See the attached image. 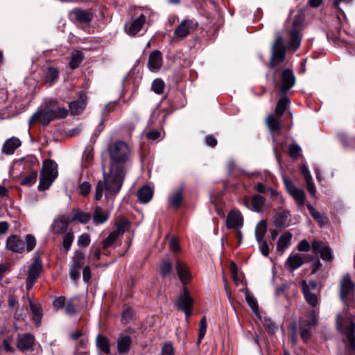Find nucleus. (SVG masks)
<instances>
[{
    "label": "nucleus",
    "instance_id": "20e7f679",
    "mask_svg": "<svg viewBox=\"0 0 355 355\" xmlns=\"http://www.w3.org/2000/svg\"><path fill=\"white\" fill-rule=\"evenodd\" d=\"M58 175L57 164L52 160H45L43 163L38 189L42 191L49 189Z\"/></svg>",
    "mask_w": 355,
    "mask_h": 355
},
{
    "label": "nucleus",
    "instance_id": "473e14b6",
    "mask_svg": "<svg viewBox=\"0 0 355 355\" xmlns=\"http://www.w3.org/2000/svg\"><path fill=\"white\" fill-rule=\"evenodd\" d=\"M30 308L33 313V319L37 326L41 323L42 318V311L40 304H34L31 300H29Z\"/></svg>",
    "mask_w": 355,
    "mask_h": 355
},
{
    "label": "nucleus",
    "instance_id": "bb28decb",
    "mask_svg": "<svg viewBox=\"0 0 355 355\" xmlns=\"http://www.w3.org/2000/svg\"><path fill=\"white\" fill-rule=\"evenodd\" d=\"M292 234L289 232L284 233L279 238L277 245V250L281 254H282L286 249L290 245Z\"/></svg>",
    "mask_w": 355,
    "mask_h": 355
},
{
    "label": "nucleus",
    "instance_id": "7c9ffc66",
    "mask_svg": "<svg viewBox=\"0 0 355 355\" xmlns=\"http://www.w3.org/2000/svg\"><path fill=\"white\" fill-rule=\"evenodd\" d=\"M109 215L108 211H103L101 207L97 206L93 214V222L97 225L103 224L108 220Z\"/></svg>",
    "mask_w": 355,
    "mask_h": 355
},
{
    "label": "nucleus",
    "instance_id": "a878e982",
    "mask_svg": "<svg viewBox=\"0 0 355 355\" xmlns=\"http://www.w3.org/2000/svg\"><path fill=\"white\" fill-rule=\"evenodd\" d=\"M304 263L303 257L300 254L290 255L286 261V266H288L291 272L299 268Z\"/></svg>",
    "mask_w": 355,
    "mask_h": 355
},
{
    "label": "nucleus",
    "instance_id": "49530a36",
    "mask_svg": "<svg viewBox=\"0 0 355 355\" xmlns=\"http://www.w3.org/2000/svg\"><path fill=\"white\" fill-rule=\"evenodd\" d=\"M307 208H308V209L309 211L310 214L315 220H317L320 223H325V220L323 218V216H322V214L320 212H318V211H316L311 205L308 204L307 205Z\"/></svg>",
    "mask_w": 355,
    "mask_h": 355
},
{
    "label": "nucleus",
    "instance_id": "aec40b11",
    "mask_svg": "<svg viewBox=\"0 0 355 355\" xmlns=\"http://www.w3.org/2000/svg\"><path fill=\"white\" fill-rule=\"evenodd\" d=\"M126 222L123 223V224L117 226L116 229L112 232L108 236L102 241L103 248L106 249L111 246L119 235H121L125 232L124 225L126 224Z\"/></svg>",
    "mask_w": 355,
    "mask_h": 355
},
{
    "label": "nucleus",
    "instance_id": "3c124183",
    "mask_svg": "<svg viewBox=\"0 0 355 355\" xmlns=\"http://www.w3.org/2000/svg\"><path fill=\"white\" fill-rule=\"evenodd\" d=\"M37 179V172L33 171L26 177L21 180V184L22 185H30L34 183Z\"/></svg>",
    "mask_w": 355,
    "mask_h": 355
},
{
    "label": "nucleus",
    "instance_id": "ea45409f",
    "mask_svg": "<svg viewBox=\"0 0 355 355\" xmlns=\"http://www.w3.org/2000/svg\"><path fill=\"white\" fill-rule=\"evenodd\" d=\"M290 101L287 97H283L278 101L275 112L279 117H281L283 115Z\"/></svg>",
    "mask_w": 355,
    "mask_h": 355
},
{
    "label": "nucleus",
    "instance_id": "b1692460",
    "mask_svg": "<svg viewBox=\"0 0 355 355\" xmlns=\"http://www.w3.org/2000/svg\"><path fill=\"white\" fill-rule=\"evenodd\" d=\"M21 142L17 137H12L7 139L2 147V152L6 155H12L15 150L21 146Z\"/></svg>",
    "mask_w": 355,
    "mask_h": 355
},
{
    "label": "nucleus",
    "instance_id": "4d7b16f0",
    "mask_svg": "<svg viewBox=\"0 0 355 355\" xmlns=\"http://www.w3.org/2000/svg\"><path fill=\"white\" fill-rule=\"evenodd\" d=\"M162 355H174V349L171 344L166 343L162 346Z\"/></svg>",
    "mask_w": 355,
    "mask_h": 355
},
{
    "label": "nucleus",
    "instance_id": "de8ad7c7",
    "mask_svg": "<svg viewBox=\"0 0 355 355\" xmlns=\"http://www.w3.org/2000/svg\"><path fill=\"white\" fill-rule=\"evenodd\" d=\"M207 331V320L206 317L203 316L199 324V334H198V342H200L205 336Z\"/></svg>",
    "mask_w": 355,
    "mask_h": 355
},
{
    "label": "nucleus",
    "instance_id": "f03ea898",
    "mask_svg": "<svg viewBox=\"0 0 355 355\" xmlns=\"http://www.w3.org/2000/svg\"><path fill=\"white\" fill-rule=\"evenodd\" d=\"M67 115V110L65 108L57 105V102L51 100L47 107L43 110H38L29 119V125L39 121L43 125H47L55 118H64Z\"/></svg>",
    "mask_w": 355,
    "mask_h": 355
},
{
    "label": "nucleus",
    "instance_id": "13d9d810",
    "mask_svg": "<svg viewBox=\"0 0 355 355\" xmlns=\"http://www.w3.org/2000/svg\"><path fill=\"white\" fill-rule=\"evenodd\" d=\"M169 248L173 252H178L180 250L178 241L175 238H171L169 241Z\"/></svg>",
    "mask_w": 355,
    "mask_h": 355
},
{
    "label": "nucleus",
    "instance_id": "603ef678",
    "mask_svg": "<svg viewBox=\"0 0 355 355\" xmlns=\"http://www.w3.org/2000/svg\"><path fill=\"white\" fill-rule=\"evenodd\" d=\"M26 249L28 251L33 250L36 245V239L31 234H27L26 236Z\"/></svg>",
    "mask_w": 355,
    "mask_h": 355
},
{
    "label": "nucleus",
    "instance_id": "cd10ccee",
    "mask_svg": "<svg viewBox=\"0 0 355 355\" xmlns=\"http://www.w3.org/2000/svg\"><path fill=\"white\" fill-rule=\"evenodd\" d=\"M302 292L306 302L312 306H316L318 303V297L315 293L310 291V288L307 286L306 281H302Z\"/></svg>",
    "mask_w": 355,
    "mask_h": 355
},
{
    "label": "nucleus",
    "instance_id": "39448f33",
    "mask_svg": "<svg viewBox=\"0 0 355 355\" xmlns=\"http://www.w3.org/2000/svg\"><path fill=\"white\" fill-rule=\"evenodd\" d=\"M304 18L301 12L297 13L292 21L291 28L289 30L290 48L294 51L300 46L302 40L301 31L302 30Z\"/></svg>",
    "mask_w": 355,
    "mask_h": 355
},
{
    "label": "nucleus",
    "instance_id": "58836bf2",
    "mask_svg": "<svg viewBox=\"0 0 355 355\" xmlns=\"http://www.w3.org/2000/svg\"><path fill=\"white\" fill-rule=\"evenodd\" d=\"M91 216L89 213L84 212L80 209H75L73 211V220H78L80 223L85 224L90 220Z\"/></svg>",
    "mask_w": 355,
    "mask_h": 355
},
{
    "label": "nucleus",
    "instance_id": "052dcab7",
    "mask_svg": "<svg viewBox=\"0 0 355 355\" xmlns=\"http://www.w3.org/2000/svg\"><path fill=\"white\" fill-rule=\"evenodd\" d=\"M90 243V237L87 234H83L78 240V244L80 246H87Z\"/></svg>",
    "mask_w": 355,
    "mask_h": 355
},
{
    "label": "nucleus",
    "instance_id": "dca6fc26",
    "mask_svg": "<svg viewBox=\"0 0 355 355\" xmlns=\"http://www.w3.org/2000/svg\"><path fill=\"white\" fill-rule=\"evenodd\" d=\"M148 68L151 71H158L162 65V57L159 51H153L149 55Z\"/></svg>",
    "mask_w": 355,
    "mask_h": 355
},
{
    "label": "nucleus",
    "instance_id": "6e6552de",
    "mask_svg": "<svg viewBox=\"0 0 355 355\" xmlns=\"http://www.w3.org/2000/svg\"><path fill=\"white\" fill-rule=\"evenodd\" d=\"M284 184L289 194L295 199L299 205H304L305 202L304 192L297 188L294 184L285 175L282 176Z\"/></svg>",
    "mask_w": 355,
    "mask_h": 355
},
{
    "label": "nucleus",
    "instance_id": "7ed1b4c3",
    "mask_svg": "<svg viewBox=\"0 0 355 355\" xmlns=\"http://www.w3.org/2000/svg\"><path fill=\"white\" fill-rule=\"evenodd\" d=\"M336 324L337 329L345 335L348 344L352 349L354 350L355 337L354 332L355 324L351 315L347 313H345L343 316L338 314L337 315Z\"/></svg>",
    "mask_w": 355,
    "mask_h": 355
},
{
    "label": "nucleus",
    "instance_id": "f257e3e1",
    "mask_svg": "<svg viewBox=\"0 0 355 355\" xmlns=\"http://www.w3.org/2000/svg\"><path fill=\"white\" fill-rule=\"evenodd\" d=\"M107 152L110 163L102 166L106 189L109 193H118L123 183L131 149L125 141H116L108 145Z\"/></svg>",
    "mask_w": 355,
    "mask_h": 355
},
{
    "label": "nucleus",
    "instance_id": "4468645a",
    "mask_svg": "<svg viewBox=\"0 0 355 355\" xmlns=\"http://www.w3.org/2000/svg\"><path fill=\"white\" fill-rule=\"evenodd\" d=\"M354 290V284L350 277L348 275L344 276L340 282V297L342 300H345Z\"/></svg>",
    "mask_w": 355,
    "mask_h": 355
},
{
    "label": "nucleus",
    "instance_id": "a18cd8bd",
    "mask_svg": "<svg viewBox=\"0 0 355 355\" xmlns=\"http://www.w3.org/2000/svg\"><path fill=\"white\" fill-rule=\"evenodd\" d=\"M172 270V263L169 260H165L162 262L159 266V270L162 275L165 276L170 273Z\"/></svg>",
    "mask_w": 355,
    "mask_h": 355
},
{
    "label": "nucleus",
    "instance_id": "ddd939ff",
    "mask_svg": "<svg viewBox=\"0 0 355 355\" xmlns=\"http://www.w3.org/2000/svg\"><path fill=\"white\" fill-rule=\"evenodd\" d=\"M228 228L239 229L243 225V218L240 211L232 210L229 213L226 219Z\"/></svg>",
    "mask_w": 355,
    "mask_h": 355
},
{
    "label": "nucleus",
    "instance_id": "69168bd1",
    "mask_svg": "<svg viewBox=\"0 0 355 355\" xmlns=\"http://www.w3.org/2000/svg\"><path fill=\"white\" fill-rule=\"evenodd\" d=\"M287 219L286 216L282 214H279L277 215L275 218V223L278 226H284L286 225Z\"/></svg>",
    "mask_w": 355,
    "mask_h": 355
},
{
    "label": "nucleus",
    "instance_id": "338daca9",
    "mask_svg": "<svg viewBox=\"0 0 355 355\" xmlns=\"http://www.w3.org/2000/svg\"><path fill=\"white\" fill-rule=\"evenodd\" d=\"M65 302V298L64 297H59L56 298L53 302V306L55 309L62 308Z\"/></svg>",
    "mask_w": 355,
    "mask_h": 355
},
{
    "label": "nucleus",
    "instance_id": "f704fd0d",
    "mask_svg": "<svg viewBox=\"0 0 355 355\" xmlns=\"http://www.w3.org/2000/svg\"><path fill=\"white\" fill-rule=\"evenodd\" d=\"M182 200V191L181 189H178L168 196V202L170 205L175 208H178Z\"/></svg>",
    "mask_w": 355,
    "mask_h": 355
},
{
    "label": "nucleus",
    "instance_id": "bf43d9fd",
    "mask_svg": "<svg viewBox=\"0 0 355 355\" xmlns=\"http://www.w3.org/2000/svg\"><path fill=\"white\" fill-rule=\"evenodd\" d=\"M259 243V250L261 252V254L263 256L267 257L269 254L270 250L269 246L266 241H264L263 239Z\"/></svg>",
    "mask_w": 355,
    "mask_h": 355
},
{
    "label": "nucleus",
    "instance_id": "f8f14e48",
    "mask_svg": "<svg viewBox=\"0 0 355 355\" xmlns=\"http://www.w3.org/2000/svg\"><path fill=\"white\" fill-rule=\"evenodd\" d=\"M295 83V78L291 70L285 69L282 73V85L280 92L284 93L290 89Z\"/></svg>",
    "mask_w": 355,
    "mask_h": 355
},
{
    "label": "nucleus",
    "instance_id": "79ce46f5",
    "mask_svg": "<svg viewBox=\"0 0 355 355\" xmlns=\"http://www.w3.org/2000/svg\"><path fill=\"white\" fill-rule=\"evenodd\" d=\"M83 60V55L80 51H75L72 53L71 59L69 62V66L71 69H76L78 67Z\"/></svg>",
    "mask_w": 355,
    "mask_h": 355
},
{
    "label": "nucleus",
    "instance_id": "774afa93",
    "mask_svg": "<svg viewBox=\"0 0 355 355\" xmlns=\"http://www.w3.org/2000/svg\"><path fill=\"white\" fill-rule=\"evenodd\" d=\"M310 244L306 240H302L298 245V250L301 252H307L310 250Z\"/></svg>",
    "mask_w": 355,
    "mask_h": 355
},
{
    "label": "nucleus",
    "instance_id": "f3484780",
    "mask_svg": "<svg viewBox=\"0 0 355 355\" xmlns=\"http://www.w3.org/2000/svg\"><path fill=\"white\" fill-rule=\"evenodd\" d=\"M69 223V219L65 216H61L53 221L51 230L54 234H62L67 230Z\"/></svg>",
    "mask_w": 355,
    "mask_h": 355
},
{
    "label": "nucleus",
    "instance_id": "e433bc0d",
    "mask_svg": "<svg viewBox=\"0 0 355 355\" xmlns=\"http://www.w3.org/2000/svg\"><path fill=\"white\" fill-rule=\"evenodd\" d=\"M104 191H105L106 197H107L108 196H115L116 194V193H109L107 191L105 179L103 178V181H101V180L98 181V184L96 188L95 199L96 200H101Z\"/></svg>",
    "mask_w": 355,
    "mask_h": 355
},
{
    "label": "nucleus",
    "instance_id": "6e6d98bb",
    "mask_svg": "<svg viewBox=\"0 0 355 355\" xmlns=\"http://www.w3.org/2000/svg\"><path fill=\"white\" fill-rule=\"evenodd\" d=\"M91 189V185L87 182H83L80 186H79V192L83 196H87Z\"/></svg>",
    "mask_w": 355,
    "mask_h": 355
},
{
    "label": "nucleus",
    "instance_id": "9d476101",
    "mask_svg": "<svg viewBox=\"0 0 355 355\" xmlns=\"http://www.w3.org/2000/svg\"><path fill=\"white\" fill-rule=\"evenodd\" d=\"M192 305L193 300L189 295V293L187 290V288L184 286V293L181 295H180L178 298L177 306L179 309L184 311L187 315V318H188L190 314Z\"/></svg>",
    "mask_w": 355,
    "mask_h": 355
},
{
    "label": "nucleus",
    "instance_id": "a211bd4d",
    "mask_svg": "<svg viewBox=\"0 0 355 355\" xmlns=\"http://www.w3.org/2000/svg\"><path fill=\"white\" fill-rule=\"evenodd\" d=\"M132 343V338L126 334H121L117 340V351L119 354L128 353Z\"/></svg>",
    "mask_w": 355,
    "mask_h": 355
},
{
    "label": "nucleus",
    "instance_id": "4be33fe9",
    "mask_svg": "<svg viewBox=\"0 0 355 355\" xmlns=\"http://www.w3.org/2000/svg\"><path fill=\"white\" fill-rule=\"evenodd\" d=\"M175 269L178 277L183 284H186L191 279L189 268L180 259L176 261Z\"/></svg>",
    "mask_w": 355,
    "mask_h": 355
},
{
    "label": "nucleus",
    "instance_id": "6ab92c4d",
    "mask_svg": "<svg viewBox=\"0 0 355 355\" xmlns=\"http://www.w3.org/2000/svg\"><path fill=\"white\" fill-rule=\"evenodd\" d=\"M6 247L10 250L21 253L24 250V242L16 235H12L7 239Z\"/></svg>",
    "mask_w": 355,
    "mask_h": 355
},
{
    "label": "nucleus",
    "instance_id": "864d4df0",
    "mask_svg": "<svg viewBox=\"0 0 355 355\" xmlns=\"http://www.w3.org/2000/svg\"><path fill=\"white\" fill-rule=\"evenodd\" d=\"M263 326L270 334H274L277 329L275 324L270 319H266L264 320Z\"/></svg>",
    "mask_w": 355,
    "mask_h": 355
},
{
    "label": "nucleus",
    "instance_id": "e2e57ef3",
    "mask_svg": "<svg viewBox=\"0 0 355 355\" xmlns=\"http://www.w3.org/2000/svg\"><path fill=\"white\" fill-rule=\"evenodd\" d=\"M300 171H301L302 175L304 177L306 182L313 180L311 173H310L309 170L308 169V167L305 164L300 165Z\"/></svg>",
    "mask_w": 355,
    "mask_h": 355
},
{
    "label": "nucleus",
    "instance_id": "2eb2a0df",
    "mask_svg": "<svg viewBox=\"0 0 355 355\" xmlns=\"http://www.w3.org/2000/svg\"><path fill=\"white\" fill-rule=\"evenodd\" d=\"M84 265V257L81 254H76L73 257V264L71 266L69 274L72 279L76 280L80 276V270Z\"/></svg>",
    "mask_w": 355,
    "mask_h": 355
},
{
    "label": "nucleus",
    "instance_id": "9b49d317",
    "mask_svg": "<svg viewBox=\"0 0 355 355\" xmlns=\"http://www.w3.org/2000/svg\"><path fill=\"white\" fill-rule=\"evenodd\" d=\"M317 324V319L313 313L309 315V321L300 323V336L306 342L311 336V327Z\"/></svg>",
    "mask_w": 355,
    "mask_h": 355
},
{
    "label": "nucleus",
    "instance_id": "5701e85b",
    "mask_svg": "<svg viewBox=\"0 0 355 355\" xmlns=\"http://www.w3.org/2000/svg\"><path fill=\"white\" fill-rule=\"evenodd\" d=\"M71 16L80 23H89L93 19V14L89 10L74 9L71 12Z\"/></svg>",
    "mask_w": 355,
    "mask_h": 355
},
{
    "label": "nucleus",
    "instance_id": "5fc2aeb1",
    "mask_svg": "<svg viewBox=\"0 0 355 355\" xmlns=\"http://www.w3.org/2000/svg\"><path fill=\"white\" fill-rule=\"evenodd\" d=\"M92 157L93 156L91 153L85 152L83 155L82 166L83 168H87L92 160Z\"/></svg>",
    "mask_w": 355,
    "mask_h": 355
},
{
    "label": "nucleus",
    "instance_id": "8fccbe9b",
    "mask_svg": "<svg viewBox=\"0 0 355 355\" xmlns=\"http://www.w3.org/2000/svg\"><path fill=\"white\" fill-rule=\"evenodd\" d=\"M302 149L296 143H293L289 146V155L292 158H297L301 153Z\"/></svg>",
    "mask_w": 355,
    "mask_h": 355
},
{
    "label": "nucleus",
    "instance_id": "c756f323",
    "mask_svg": "<svg viewBox=\"0 0 355 355\" xmlns=\"http://www.w3.org/2000/svg\"><path fill=\"white\" fill-rule=\"evenodd\" d=\"M153 196V189L149 186H144L137 191V197L141 203L148 202Z\"/></svg>",
    "mask_w": 355,
    "mask_h": 355
},
{
    "label": "nucleus",
    "instance_id": "0e129e2a",
    "mask_svg": "<svg viewBox=\"0 0 355 355\" xmlns=\"http://www.w3.org/2000/svg\"><path fill=\"white\" fill-rule=\"evenodd\" d=\"M132 309L130 308L126 309L122 313V322L125 323L127 322L132 317Z\"/></svg>",
    "mask_w": 355,
    "mask_h": 355
},
{
    "label": "nucleus",
    "instance_id": "1a4fd4ad",
    "mask_svg": "<svg viewBox=\"0 0 355 355\" xmlns=\"http://www.w3.org/2000/svg\"><path fill=\"white\" fill-rule=\"evenodd\" d=\"M146 22V17L141 14L139 17L131 21H128L124 25V30L126 34L130 36L136 35L144 26Z\"/></svg>",
    "mask_w": 355,
    "mask_h": 355
},
{
    "label": "nucleus",
    "instance_id": "09e8293b",
    "mask_svg": "<svg viewBox=\"0 0 355 355\" xmlns=\"http://www.w3.org/2000/svg\"><path fill=\"white\" fill-rule=\"evenodd\" d=\"M73 240V235L71 232H68L64 235L62 241V246L65 249L66 252L69 250Z\"/></svg>",
    "mask_w": 355,
    "mask_h": 355
},
{
    "label": "nucleus",
    "instance_id": "72a5a7b5",
    "mask_svg": "<svg viewBox=\"0 0 355 355\" xmlns=\"http://www.w3.org/2000/svg\"><path fill=\"white\" fill-rule=\"evenodd\" d=\"M96 343L97 347L100 350L105 352V354L110 353V342H109V340L106 337H105L101 334H98L96 336Z\"/></svg>",
    "mask_w": 355,
    "mask_h": 355
},
{
    "label": "nucleus",
    "instance_id": "393cba45",
    "mask_svg": "<svg viewBox=\"0 0 355 355\" xmlns=\"http://www.w3.org/2000/svg\"><path fill=\"white\" fill-rule=\"evenodd\" d=\"M86 96L81 95L78 100L74 101L69 104V110L73 114H78L82 112L86 107Z\"/></svg>",
    "mask_w": 355,
    "mask_h": 355
},
{
    "label": "nucleus",
    "instance_id": "c9c22d12",
    "mask_svg": "<svg viewBox=\"0 0 355 355\" xmlns=\"http://www.w3.org/2000/svg\"><path fill=\"white\" fill-rule=\"evenodd\" d=\"M58 76L59 71L58 69L52 67H48L44 76L46 83L51 85L58 79Z\"/></svg>",
    "mask_w": 355,
    "mask_h": 355
},
{
    "label": "nucleus",
    "instance_id": "37998d69",
    "mask_svg": "<svg viewBox=\"0 0 355 355\" xmlns=\"http://www.w3.org/2000/svg\"><path fill=\"white\" fill-rule=\"evenodd\" d=\"M245 300L248 305L250 306L251 309L255 314H258L259 313V306L257 302V300L251 295L250 293H245Z\"/></svg>",
    "mask_w": 355,
    "mask_h": 355
},
{
    "label": "nucleus",
    "instance_id": "423d86ee",
    "mask_svg": "<svg viewBox=\"0 0 355 355\" xmlns=\"http://www.w3.org/2000/svg\"><path fill=\"white\" fill-rule=\"evenodd\" d=\"M285 59V48L284 45V38L282 35H278L272 46V56L270 62L271 67L282 63Z\"/></svg>",
    "mask_w": 355,
    "mask_h": 355
},
{
    "label": "nucleus",
    "instance_id": "412c9836",
    "mask_svg": "<svg viewBox=\"0 0 355 355\" xmlns=\"http://www.w3.org/2000/svg\"><path fill=\"white\" fill-rule=\"evenodd\" d=\"M266 199L259 195H254L251 199H247L245 201L246 207H249L251 205L252 209L257 212H261L263 211Z\"/></svg>",
    "mask_w": 355,
    "mask_h": 355
},
{
    "label": "nucleus",
    "instance_id": "c03bdc74",
    "mask_svg": "<svg viewBox=\"0 0 355 355\" xmlns=\"http://www.w3.org/2000/svg\"><path fill=\"white\" fill-rule=\"evenodd\" d=\"M164 88V83L162 80L157 78L152 83V89L156 94H160L163 92Z\"/></svg>",
    "mask_w": 355,
    "mask_h": 355
},
{
    "label": "nucleus",
    "instance_id": "680f3d73",
    "mask_svg": "<svg viewBox=\"0 0 355 355\" xmlns=\"http://www.w3.org/2000/svg\"><path fill=\"white\" fill-rule=\"evenodd\" d=\"M320 257L324 260H329L331 259V250L329 248L324 247L319 252Z\"/></svg>",
    "mask_w": 355,
    "mask_h": 355
},
{
    "label": "nucleus",
    "instance_id": "c85d7f7f",
    "mask_svg": "<svg viewBox=\"0 0 355 355\" xmlns=\"http://www.w3.org/2000/svg\"><path fill=\"white\" fill-rule=\"evenodd\" d=\"M34 337L30 334H24L17 342V347L21 351H25L33 347Z\"/></svg>",
    "mask_w": 355,
    "mask_h": 355
},
{
    "label": "nucleus",
    "instance_id": "2f4dec72",
    "mask_svg": "<svg viewBox=\"0 0 355 355\" xmlns=\"http://www.w3.org/2000/svg\"><path fill=\"white\" fill-rule=\"evenodd\" d=\"M42 269V261L40 259H36L29 268L28 279L35 280L39 277Z\"/></svg>",
    "mask_w": 355,
    "mask_h": 355
},
{
    "label": "nucleus",
    "instance_id": "a19ab883",
    "mask_svg": "<svg viewBox=\"0 0 355 355\" xmlns=\"http://www.w3.org/2000/svg\"><path fill=\"white\" fill-rule=\"evenodd\" d=\"M266 123L272 132L279 130L280 129V121L273 115H269L266 119Z\"/></svg>",
    "mask_w": 355,
    "mask_h": 355
},
{
    "label": "nucleus",
    "instance_id": "4c0bfd02",
    "mask_svg": "<svg viewBox=\"0 0 355 355\" xmlns=\"http://www.w3.org/2000/svg\"><path fill=\"white\" fill-rule=\"evenodd\" d=\"M267 230V224L265 221L259 222L255 229V238L258 243H260L265 236Z\"/></svg>",
    "mask_w": 355,
    "mask_h": 355
},
{
    "label": "nucleus",
    "instance_id": "0eeeda50",
    "mask_svg": "<svg viewBox=\"0 0 355 355\" xmlns=\"http://www.w3.org/2000/svg\"><path fill=\"white\" fill-rule=\"evenodd\" d=\"M198 23L191 19H184L175 29L173 38L183 39L193 33L197 28Z\"/></svg>",
    "mask_w": 355,
    "mask_h": 355
}]
</instances>
